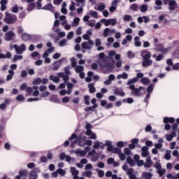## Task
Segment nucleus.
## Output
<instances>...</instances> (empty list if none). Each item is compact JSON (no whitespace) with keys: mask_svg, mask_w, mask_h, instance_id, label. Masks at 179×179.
Listing matches in <instances>:
<instances>
[{"mask_svg":"<svg viewBox=\"0 0 179 179\" xmlns=\"http://www.w3.org/2000/svg\"><path fill=\"white\" fill-rule=\"evenodd\" d=\"M19 176L21 177H26L27 176V171H19Z\"/></svg>","mask_w":179,"mask_h":179,"instance_id":"obj_53","label":"nucleus"},{"mask_svg":"<svg viewBox=\"0 0 179 179\" xmlns=\"http://www.w3.org/2000/svg\"><path fill=\"white\" fill-rule=\"evenodd\" d=\"M9 75L7 76L6 81L9 82V80H12V78H13V76L15 75V71L13 70H9L8 71Z\"/></svg>","mask_w":179,"mask_h":179,"instance_id":"obj_17","label":"nucleus"},{"mask_svg":"<svg viewBox=\"0 0 179 179\" xmlns=\"http://www.w3.org/2000/svg\"><path fill=\"white\" fill-rule=\"evenodd\" d=\"M100 145H103V143L96 142L94 143V149H99L100 148Z\"/></svg>","mask_w":179,"mask_h":179,"instance_id":"obj_52","label":"nucleus"},{"mask_svg":"<svg viewBox=\"0 0 179 179\" xmlns=\"http://www.w3.org/2000/svg\"><path fill=\"white\" fill-rule=\"evenodd\" d=\"M81 47L84 50H90V48H92L89 45H87V42H83L81 44Z\"/></svg>","mask_w":179,"mask_h":179,"instance_id":"obj_29","label":"nucleus"},{"mask_svg":"<svg viewBox=\"0 0 179 179\" xmlns=\"http://www.w3.org/2000/svg\"><path fill=\"white\" fill-rule=\"evenodd\" d=\"M16 100L17 101H24V96L22 94H19L17 95V96L16 97Z\"/></svg>","mask_w":179,"mask_h":179,"instance_id":"obj_48","label":"nucleus"},{"mask_svg":"<svg viewBox=\"0 0 179 179\" xmlns=\"http://www.w3.org/2000/svg\"><path fill=\"white\" fill-rule=\"evenodd\" d=\"M15 37V33L12 31H9L5 34V40L6 41H12L13 38Z\"/></svg>","mask_w":179,"mask_h":179,"instance_id":"obj_3","label":"nucleus"},{"mask_svg":"<svg viewBox=\"0 0 179 179\" xmlns=\"http://www.w3.org/2000/svg\"><path fill=\"white\" fill-rule=\"evenodd\" d=\"M90 14L92 17H94V19H97L99 17V15L97 14V11H94L93 10L90 11Z\"/></svg>","mask_w":179,"mask_h":179,"instance_id":"obj_30","label":"nucleus"},{"mask_svg":"<svg viewBox=\"0 0 179 179\" xmlns=\"http://www.w3.org/2000/svg\"><path fill=\"white\" fill-rule=\"evenodd\" d=\"M141 57L143 59L142 62V66L148 68V66H150L153 64V61L150 59L152 57V53L148 50H143L141 52Z\"/></svg>","mask_w":179,"mask_h":179,"instance_id":"obj_1","label":"nucleus"},{"mask_svg":"<svg viewBox=\"0 0 179 179\" xmlns=\"http://www.w3.org/2000/svg\"><path fill=\"white\" fill-rule=\"evenodd\" d=\"M124 22H129L130 20H132V16L129 15H125L123 17Z\"/></svg>","mask_w":179,"mask_h":179,"instance_id":"obj_36","label":"nucleus"},{"mask_svg":"<svg viewBox=\"0 0 179 179\" xmlns=\"http://www.w3.org/2000/svg\"><path fill=\"white\" fill-rule=\"evenodd\" d=\"M166 169H159L157 170V173L159 174V177H163V176H164V174H166Z\"/></svg>","mask_w":179,"mask_h":179,"instance_id":"obj_31","label":"nucleus"},{"mask_svg":"<svg viewBox=\"0 0 179 179\" xmlns=\"http://www.w3.org/2000/svg\"><path fill=\"white\" fill-rule=\"evenodd\" d=\"M119 155V157H120V159L122 161V162H124V160H125V159H127V157H125V154L122 153V152H121Z\"/></svg>","mask_w":179,"mask_h":179,"instance_id":"obj_47","label":"nucleus"},{"mask_svg":"<svg viewBox=\"0 0 179 179\" xmlns=\"http://www.w3.org/2000/svg\"><path fill=\"white\" fill-rule=\"evenodd\" d=\"M136 82H138V78H134L131 80H129L127 83V85H134V83H136Z\"/></svg>","mask_w":179,"mask_h":179,"instance_id":"obj_34","label":"nucleus"},{"mask_svg":"<svg viewBox=\"0 0 179 179\" xmlns=\"http://www.w3.org/2000/svg\"><path fill=\"white\" fill-rule=\"evenodd\" d=\"M145 87L140 86L138 88H136L132 92L131 94H134V96H141V90H143Z\"/></svg>","mask_w":179,"mask_h":179,"instance_id":"obj_5","label":"nucleus"},{"mask_svg":"<svg viewBox=\"0 0 179 179\" xmlns=\"http://www.w3.org/2000/svg\"><path fill=\"white\" fill-rule=\"evenodd\" d=\"M63 80H64V83H68V81L69 80V76L64 75L63 77Z\"/></svg>","mask_w":179,"mask_h":179,"instance_id":"obj_61","label":"nucleus"},{"mask_svg":"<svg viewBox=\"0 0 179 179\" xmlns=\"http://www.w3.org/2000/svg\"><path fill=\"white\" fill-rule=\"evenodd\" d=\"M169 122L170 124H174V122H176V119L174 117H164V124H169Z\"/></svg>","mask_w":179,"mask_h":179,"instance_id":"obj_8","label":"nucleus"},{"mask_svg":"<svg viewBox=\"0 0 179 179\" xmlns=\"http://www.w3.org/2000/svg\"><path fill=\"white\" fill-rule=\"evenodd\" d=\"M130 9L133 10L134 12H138V4L136 3H133L130 6Z\"/></svg>","mask_w":179,"mask_h":179,"instance_id":"obj_33","label":"nucleus"},{"mask_svg":"<svg viewBox=\"0 0 179 179\" xmlns=\"http://www.w3.org/2000/svg\"><path fill=\"white\" fill-rule=\"evenodd\" d=\"M114 94L116 96H120L121 97H124L125 96V92L122 89H119L118 87H116L114 90Z\"/></svg>","mask_w":179,"mask_h":179,"instance_id":"obj_4","label":"nucleus"},{"mask_svg":"<svg viewBox=\"0 0 179 179\" xmlns=\"http://www.w3.org/2000/svg\"><path fill=\"white\" fill-rule=\"evenodd\" d=\"M76 138H78V135H76V134L73 133L71 137L69 138V141H73V139H76Z\"/></svg>","mask_w":179,"mask_h":179,"instance_id":"obj_58","label":"nucleus"},{"mask_svg":"<svg viewBox=\"0 0 179 179\" xmlns=\"http://www.w3.org/2000/svg\"><path fill=\"white\" fill-rule=\"evenodd\" d=\"M173 131H177V129H178V124L177 123H174L173 124H172L171 127Z\"/></svg>","mask_w":179,"mask_h":179,"instance_id":"obj_62","label":"nucleus"},{"mask_svg":"<svg viewBox=\"0 0 179 179\" xmlns=\"http://www.w3.org/2000/svg\"><path fill=\"white\" fill-rule=\"evenodd\" d=\"M78 144L83 148V146L86 145V141L84 139H80L78 141Z\"/></svg>","mask_w":179,"mask_h":179,"instance_id":"obj_50","label":"nucleus"},{"mask_svg":"<svg viewBox=\"0 0 179 179\" xmlns=\"http://www.w3.org/2000/svg\"><path fill=\"white\" fill-rule=\"evenodd\" d=\"M140 40L139 36L134 37V45L136 47H141V45H142V42H141Z\"/></svg>","mask_w":179,"mask_h":179,"instance_id":"obj_15","label":"nucleus"},{"mask_svg":"<svg viewBox=\"0 0 179 179\" xmlns=\"http://www.w3.org/2000/svg\"><path fill=\"white\" fill-rule=\"evenodd\" d=\"M83 71H85V67L83 66H77L76 67V72H77V73H80L83 72Z\"/></svg>","mask_w":179,"mask_h":179,"instance_id":"obj_23","label":"nucleus"},{"mask_svg":"<svg viewBox=\"0 0 179 179\" xmlns=\"http://www.w3.org/2000/svg\"><path fill=\"white\" fill-rule=\"evenodd\" d=\"M23 59L22 55H14L13 59V62H17V61Z\"/></svg>","mask_w":179,"mask_h":179,"instance_id":"obj_25","label":"nucleus"},{"mask_svg":"<svg viewBox=\"0 0 179 179\" xmlns=\"http://www.w3.org/2000/svg\"><path fill=\"white\" fill-rule=\"evenodd\" d=\"M22 39L24 41H30V40H31V35L29 34H23L22 35Z\"/></svg>","mask_w":179,"mask_h":179,"instance_id":"obj_11","label":"nucleus"},{"mask_svg":"<svg viewBox=\"0 0 179 179\" xmlns=\"http://www.w3.org/2000/svg\"><path fill=\"white\" fill-rule=\"evenodd\" d=\"M172 69L173 71H179V63L173 64Z\"/></svg>","mask_w":179,"mask_h":179,"instance_id":"obj_57","label":"nucleus"},{"mask_svg":"<svg viewBox=\"0 0 179 179\" xmlns=\"http://www.w3.org/2000/svg\"><path fill=\"white\" fill-rule=\"evenodd\" d=\"M84 101L86 106L90 105V96L89 95H85L84 96Z\"/></svg>","mask_w":179,"mask_h":179,"instance_id":"obj_26","label":"nucleus"},{"mask_svg":"<svg viewBox=\"0 0 179 179\" xmlns=\"http://www.w3.org/2000/svg\"><path fill=\"white\" fill-rule=\"evenodd\" d=\"M88 89L90 93L93 94V93H96V87H94V83H90L88 85Z\"/></svg>","mask_w":179,"mask_h":179,"instance_id":"obj_12","label":"nucleus"},{"mask_svg":"<svg viewBox=\"0 0 179 179\" xmlns=\"http://www.w3.org/2000/svg\"><path fill=\"white\" fill-rule=\"evenodd\" d=\"M42 0H38L36 2V9H41L43 4L41 3Z\"/></svg>","mask_w":179,"mask_h":179,"instance_id":"obj_51","label":"nucleus"},{"mask_svg":"<svg viewBox=\"0 0 179 179\" xmlns=\"http://www.w3.org/2000/svg\"><path fill=\"white\" fill-rule=\"evenodd\" d=\"M14 48L17 54H23V52H22L20 47L17 46V45H14Z\"/></svg>","mask_w":179,"mask_h":179,"instance_id":"obj_37","label":"nucleus"},{"mask_svg":"<svg viewBox=\"0 0 179 179\" xmlns=\"http://www.w3.org/2000/svg\"><path fill=\"white\" fill-rule=\"evenodd\" d=\"M166 64H167V65H169V66H173V65H174V63H173V59H168L166 60Z\"/></svg>","mask_w":179,"mask_h":179,"instance_id":"obj_56","label":"nucleus"},{"mask_svg":"<svg viewBox=\"0 0 179 179\" xmlns=\"http://www.w3.org/2000/svg\"><path fill=\"white\" fill-rule=\"evenodd\" d=\"M166 17L165 15H161L159 17V20L161 22V23H167V19H164Z\"/></svg>","mask_w":179,"mask_h":179,"instance_id":"obj_28","label":"nucleus"},{"mask_svg":"<svg viewBox=\"0 0 179 179\" xmlns=\"http://www.w3.org/2000/svg\"><path fill=\"white\" fill-rule=\"evenodd\" d=\"M76 155H80L82 157L85 156L86 155V151L85 150H76Z\"/></svg>","mask_w":179,"mask_h":179,"instance_id":"obj_40","label":"nucleus"},{"mask_svg":"<svg viewBox=\"0 0 179 179\" xmlns=\"http://www.w3.org/2000/svg\"><path fill=\"white\" fill-rule=\"evenodd\" d=\"M108 33H110V29L109 28H106L103 31L104 37H107V36H108Z\"/></svg>","mask_w":179,"mask_h":179,"instance_id":"obj_59","label":"nucleus"},{"mask_svg":"<svg viewBox=\"0 0 179 179\" xmlns=\"http://www.w3.org/2000/svg\"><path fill=\"white\" fill-rule=\"evenodd\" d=\"M122 152L120 148H113L112 153H115L116 155H120Z\"/></svg>","mask_w":179,"mask_h":179,"instance_id":"obj_38","label":"nucleus"},{"mask_svg":"<svg viewBox=\"0 0 179 179\" xmlns=\"http://www.w3.org/2000/svg\"><path fill=\"white\" fill-rule=\"evenodd\" d=\"M92 171H85L83 173V176H85V177H87L88 178H90V177H92Z\"/></svg>","mask_w":179,"mask_h":179,"instance_id":"obj_42","label":"nucleus"},{"mask_svg":"<svg viewBox=\"0 0 179 179\" xmlns=\"http://www.w3.org/2000/svg\"><path fill=\"white\" fill-rule=\"evenodd\" d=\"M76 8L75 7V1H71V3L69 7V10H71V12H73Z\"/></svg>","mask_w":179,"mask_h":179,"instance_id":"obj_49","label":"nucleus"},{"mask_svg":"<svg viewBox=\"0 0 179 179\" xmlns=\"http://www.w3.org/2000/svg\"><path fill=\"white\" fill-rule=\"evenodd\" d=\"M34 8H36V3H31L27 6V10L31 12L34 10Z\"/></svg>","mask_w":179,"mask_h":179,"instance_id":"obj_21","label":"nucleus"},{"mask_svg":"<svg viewBox=\"0 0 179 179\" xmlns=\"http://www.w3.org/2000/svg\"><path fill=\"white\" fill-rule=\"evenodd\" d=\"M101 23H103L105 26H110V19L106 20V18H103L100 20Z\"/></svg>","mask_w":179,"mask_h":179,"instance_id":"obj_27","label":"nucleus"},{"mask_svg":"<svg viewBox=\"0 0 179 179\" xmlns=\"http://www.w3.org/2000/svg\"><path fill=\"white\" fill-rule=\"evenodd\" d=\"M71 69V66H67L64 68V73L67 76L71 75V71H69Z\"/></svg>","mask_w":179,"mask_h":179,"instance_id":"obj_39","label":"nucleus"},{"mask_svg":"<svg viewBox=\"0 0 179 179\" xmlns=\"http://www.w3.org/2000/svg\"><path fill=\"white\" fill-rule=\"evenodd\" d=\"M38 178V175L36 171H31L29 173V179H37Z\"/></svg>","mask_w":179,"mask_h":179,"instance_id":"obj_13","label":"nucleus"},{"mask_svg":"<svg viewBox=\"0 0 179 179\" xmlns=\"http://www.w3.org/2000/svg\"><path fill=\"white\" fill-rule=\"evenodd\" d=\"M140 10L141 12H143V13L148 12V5L146 4L141 5Z\"/></svg>","mask_w":179,"mask_h":179,"instance_id":"obj_35","label":"nucleus"},{"mask_svg":"<svg viewBox=\"0 0 179 179\" xmlns=\"http://www.w3.org/2000/svg\"><path fill=\"white\" fill-rule=\"evenodd\" d=\"M155 47H156L155 51H158L159 52H162V51H163V44H155Z\"/></svg>","mask_w":179,"mask_h":179,"instance_id":"obj_19","label":"nucleus"},{"mask_svg":"<svg viewBox=\"0 0 179 179\" xmlns=\"http://www.w3.org/2000/svg\"><path fill=\"white\" fill-rule=\"evenodd\" d=\"M71 171L73 176H78L79 174V171L76 170L75 167H71Z\"/></svg>","mask_w":179,"mask_h":179,"instance_id":"obj_32","label":"nucleus"},{"mask_svg":"<svg viewBox=\"0 0 179 179\" xmlns=\"http://www.w3.org/2000/svg\"><path fill=\"white\" fill-rule=\"evenodd\" d=\"M4 22L7 24H15L17 22V17L15 14H10L6 12V17H4Z\"/></svg>","mask_w":179,"mask_h":179,"instance_id":"obj_2","label":"nucleus"},{"mask_svg":"<svg viewBox=\"0 0 179 179\" xmlns=\"http://www.w3.org/2000/svg\"><path fill=\"white\" fill-rule=\"evenodd\" d=\"M140 159H141V157H140L139 155H134V162H135L136 163H137V162H138V160H140Z\"/></svg>","mask_w":179,"mask_h":179,"instance_id":"obj_64","label":"nucleus"},{"mask_svg":"<svg viewBox=\"0 0 179 179\" xmlns=\"http://www.w3.org/2000/svg\"><path fill=\"white\" fill-rule=\"evenodd\" d=\"M98 9L99 10H100L101 12H103V10H104L106 9V5L104 4H100L99 6H98Z\"/></svg>","mask_w":179,"mask_h":179,"instance_id":"obj_55","label":"nucleus"},{"mask_svg":"<svg viewBox=\"0 0 179 179\" xmlns=\"http://www.w3.org/2000/svg\"><path fill=\"white\" fill-rule=\"evenodd\" d=\"M71 62L72 68H76L77 62H76V60L75 59V57H72L71 59Z\"/></svg>","mask_w":179,"mask_h":179,"instance_id":"obj_44","label":"nucleus"},{"mask_svg":"<svg viewBox=\"0 0 179 179\" xmlns=\"http://www.w3.org/2000/svg\"><path fill=\"white\" fill-rule=\"evenodd\" d=\"M124 155H131V149L129 148H125L124 149Z\"/></svg>","mask_w":179,"mask_h":179,"instance_id":"obj_54","label":"nucleus"},{"mask_svg":"<svg viewBox=\"0 0 179 179\" xmlns=\"http://www.w3.org/2000/svg\"><path fill=\"white\" fill-rule=\"evenodd\" d=\"M58 174H60V176H64L65 174H66V172L64 171L62 169H57Z\"/></svg>","mask_w":179,"mask_h":179,"instance_id":"obj_46","label":"nucleus"},{"mask_svg":"<svg viewBox=\"0 0 179 179\" xmlns=\"http://www.w3.org/2000/svg\"><path fill=\"white\" fill-rule=\"evenodd\" d=\"M43 10H50V12H54V6L51 3L46 4L42 8Z\"/></svg>","mask_w":179,"mask_h":179,"instance_id":"obj_7","label":"nucleus"},{"mask_svg":"<svg viewBox=\"0 0 179 179\" xmlns=\"http://www.w3.org/2000/svg\"><path fill=\"white\" fill-rule=\"evenodd\" d=\"M97 104H94L92 106H88L85 108V111H86L87 113H89V111H94V108H97Z\"/></svg>","mask_w":179,"mask_h":179,"instance_id":"obj_18","label":"nucleus"},{"mask_svg":"<svg viewBox=\"0 0 179 179\" xmlns=\"http://www.w3.org/2000/svg\"><path fill=\"white\" fill-rule=\"evenodd\" d=\"M169 5L170 10H175L176 8H177V2L174 0H171Z\"/></svg>","mask_w":179,"mask_h":179,"instance_id":"obj_9","label":"nucleus"},{"mask_svg":"<svg viewBox=\"0 0 179 179\" xmlns=\"http://www.w3.org/2000/svg\"><path fill=\"white\" fill-rule=\"evenodd\" d=\"M127 163H128V164H129L131 167H134L135 164H136L135 162H134V159H132V157H127Z\"/></svg>","mask_w":179,"mask_h":179,"instance_id":"obj_14","label":"nucleus"},{"mask_svg":"<svg viewBox=\"0 0 179 179\" xmlns=\"http://www.w3.org/2000/svg\"><path fill=\"white\" fill-rule=\"evenodd\" d=\"M153 87H155V84H150L147 88L148 93L153 92Z\"/></svg>","mask_w":179,"mask_h":179,"instance_id":"obj_43","label":"nucleus"},{"mask_svg":"<svg viewBox=\"0 0 179 179\" xmlns=\"http://www.w3.org/2000/svg\"><path fill=\"white\" fill-rule=\"evenodd\" d=\"M141 83H142L143 85H149V83H150V80H149V78L146 77H144L141 78Z\"/></svg>","mask_w":179,"mask_h":179,"instance_id":"obj_20","label":"nucleus"},{"mask_svg":"<svg viewBox=\"0 0 179 179\" xmlns=\"http://www.w3.org/2000/svg\"><path fill=\"white\" fill-rule=\"evenodd\" d=\"M117 79H128V74L127 73L119 74L117 76Z\"/></svg>","mask_w":179,"mask_h":179,"instance_id":"obj_22","label":"nucleus"},{"mask_svg":"<svg viewBox=\"0 0 179 179\" xmlns=\"http://www.w3.org/2000/svg\"><path fill=\"white\" fill-rule=\"evenodd\" d=\"M42 80L40 78H36L35 80L33 81V85H40V83H41Z\"/></svg>","mask_w":179,"mask_h":179,"instance_id":"obj_45","label":"nucleus"},{"mask_svg":"<svg viewBox=\"0 0 179 179\" xmlns=\"http://www.w3.org/2000/svg\"><path fill=\"white\" fill-rule=\"evenodd\" d=\"M96 173H98V176L99 177H100V178H102V177H104V171L97 169Z\"/></svg>","mask_w":179,"mask_h":179,"instance_id":"obj_41","label":"nucleus"},{"mask_svg":"<svg viewBox=\"0 0 179 179\" xmlns=\"http://www.w3.org/2000/svg\"><path fill=\"white\" fill-rule=\"evenodd\" d=\"M50 80H52V82H55V83H59V77L55 76L54 75H50L49 76Z\"/></svg>","mask_w":179,"mask_h":179,"instance_id":"obj_16","label":"nucleus"},{"mask_svg":"<svg viewBox=\"0 0 179 179\" xmlns=\"http://www.w3.org/2000/svg\"><path fill=\"white\" fill-rule=\"evenodd\" d=\"M143 176L145 179L152 178V177H153V174H152V173L150 172H143Z\"/></svg>","mask_w":179,"mask_h":179,"instance_id":"obj_24","label":"nucleus"},{"mask_svg":"<svg viewBox=\"0 0 179 179\" xmlns=\"http://www.w3.org/2000/svg\"><path fill=\"white\" fill-rule=\"evenodd\" d=\"M155 167V169H157L158 170H162V164H160L159 162H156Z\"/></svg>","mask_w":179,"mask_h":179,"instance_id":"obj_63","label":"nucleus"},{"mask_svg":"<svg viewBox=\"0 0 179 179\" xmlns=\"http://www.w3.org/2000/svg\"><path fill=\"white\" fill-rule=\"evenodd\" d=\"M116 146H117V148H124V146H125V145L124 144V143L122 141H119L117 143Z\"/></svg>","mask_w":179,"mask_h":179,"instance_id":"obj_60","label":"nucleus"},{"mask_svg":"<svg viewBox=\"0 0 179 179\" xmlns=\"http://www.w3.org/2000/svg\"><path fill=\"white\" fill-rule=\"evenodd\" d=\"M144 167L145 169H150L152 167V159H150V157L146 159V162L144 163Z\"/></svg>","mask_w":179,"mask_h":179,"instance_id":"obj_10","label":"nucleus"},{"mask_svg":"<svg viewBox=\"0 0 179 179\" xmlns=\"http://www.w3.org/2000/svg\"><path fill=\"white\" fill-rule=\"evenodd\" d=\"M127 176H129V179H136V176L134 174V169L129 168L127 171Z\"/></svg>","mask_w":179,"mask_h":179,"instance_id":"obj_6","label":"nucleus"}]
</instances>
